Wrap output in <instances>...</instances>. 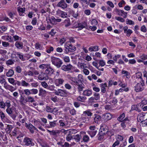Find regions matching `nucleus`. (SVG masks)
Listing matches in <instances>:
<instances>
[{"label": "nucleus", "mask_w": 147, "mask_h": 147, "mask_svg": "<svg viewBox=\"0 0 147 147\" xmlns=\"http://www.w3.org/2000/svg\"><path fill=\"white\" fill-rule=\"evenodd\" d=\"M70 14L75 18H76L78 16V11L75 12L73 10L69 11Z\"/></svg>", "instance_id": "c85d7f7f"}, {"label": "nucleus", "mask_w": 147, "mask_h": 147, "mask_svg": "<svg viewBox=\"0 0 147 147\" xmlns=\"http://www.w3.org/2000/svg\"><path fill=\"white\" fill-rule=\"evenodd\" d=\"M64 23L65 27H69L71 24L70 21L69 19L65 20L64 22Z\"/></svg>", "instance_id": "c9c22d12"}, {"label": "nucleus", "mask_w": 147, "mask_h": 147, "mask_svg": "<svg viewBox=\"0 0 147 147\" xmlns=\"http://www.w3.org/2000/svg\"><path fill=\"white\" fill-rule=\"evenodd\" d=\"M6 111L7 114L14 120L16 119V115L14 113L15 108L13 106H11V103H9L7 106Z\"/></svg>", "instance_id": "f257e3e1"}, {"label": "nucleus", "mask_w": 147, "mask_h": 147, "mask_svg": "<svg viewBox=\"0 0 147 147\" xmlns=\"http://www.w3.org/2000/svg\"><path fill=\"white\" fill-rule=\"evenodd\" d=\"M142 76V73L140 72H137L136 74V76L137 78H140L141 80V82H142V80L141 78V76Z\"/></svg>", "instance_id": "603ef678"}, {"label": "nucleus", "mask_w": 147, "mask_h": 147, "mask_svg": "<svg viewBox=\"0 0 147 147\" xmlns=\"http://www.w3.org/2000/svg\"><path fill=\"white\" fill-rule=\"evenodd\" d=\"M16 70L17 73H20L21 72L22 69L20 66H18L16 67Z\"/></svg>", "instance_id": "69168bd1"}, {"label": "nucleus", "mask_w": 147, "mask_h": 147, "mask_svg": "<svg viewBox=\"0 0 147 147\" xmlns=\"http://www.w3.org/2000/svg\"><path fill=\"white\" fill-rule=\"evenodd\" d=\"M49 124V126L46 125V127L48 128H52L55 127L57 125H58L57 120H55L53 121L50 122Z\"/></svg>", "instance_id": "aec40b11"}, {"label": "nucleus", "mask_w": 147, "mask_h": 147, "mask_svg": "<svg viewBox=\"0 0 147 147\" xmlns=\"http://www.w3.org/2000/svg\"><path fill=\"white\" fill-rule=\"evenodd\" d=\"M83 113L85 115H87L88 116H90L92 114V113L88 110L84 111Z\"/></svg>", "instance_id": "bf43d9fd"}, {"label": "nucleus", "mask_w": 147, "mask_h": 147, "mask_svg": "<svg viewBox=\"0 0 147 147\" xmlns=\"http://www.w3.org/2000/svg\"><path fill=\"white\" fill-rule=\"evenodd\" d=\"M141 105L140 104H138V105H133L131 106V109L132 110H136L138 112H140L141 111V108L140 107Z\"/></svg>", "instance_id": "6ab92c4d"}, {"label": "nucleus", "mask_w": 147, "mask_h": 147, "mask_svg": "<svg viewBox=\"0 0 147 147\" xmlns=\"http://www.w3.org/2000/svg\"><path fill=\"white\" fill-rule=\"evenodd\" d=\"M5 88L7 89L10 90L11 92H12L15 90L13 87L9 85H7L5 86Z\"/></svg>", "instance_id": "ea45409f"}, {"label": "nucleus", "mask_w": 147, "mask_h": 147, "mask_svg": "<svg viewBox=\"0 0 147 147\" xmlns=\"http://www.w3.org/2000/svg\"><path fill=\"white\" fill-rule=\"evenodd\" d=\"M112 117V115L109 113H105L102 116V119L105 122L110 120Z\"/></svg>", "instance_id": "0eeeda50"}, {"label": "nucleus", "mask_w": 147, "mask_h": 147, "mask_svg": "<svg viewBox=\"0 0 147 147\" xmlns=\"http://www.w3.org/2000/svg\"><path fill=\"white\" fill-rule=\"evenodd\" d=\"M57 6L61 7L63 9H65L67 7V5L66 3L65 0H61L57 4Z\"/></svg>", "instance_id": "f8f14e48"}, {"label": "nucleus", "mask_w": 147, "mask_h": 147, "mask_svg": "<svg viewBox=\"0 0 147 147\" xmlns=\"http://www.w3.org/2000/svg\"><path fill=\"white\" fill-rule=\"evenodd\" d=\"M89 51H96L98 50V46H92L89 48Z\"/></svg>", "instance_id": "473e14b6"}, {"label": "nucleus", "mask_w": 147, "mask_h": 147, "mask_svg": "<svg viewBox=\"0 0 147 147\" xmlns=\"http://www.w3.org/2000/svg\"><path fill=\"white\" fill-rule=\"evenodd\" d=\"M15 46L19 49H22L23 47V43L21 42L16 41L15 44Z\"/></svg>", "instance_id": "bb28decb"}, {"label": "nucleus", "mask_w": 147, "mask_h": 147, "mask_svg": "<svg viewBox=\"0 0 147 147\" xmlns=\"http://www.w3.org/2000/svg\"><path fill=\"white\" fill-rule=\"evenodd\" d=\"M76 85L78 86L77 88L79 92L82 91L84 88V84L81 82H78Z\"/></svg>", "instance_id": "a211bd4d"}, {"label": "nucleus", "mask_w": 147, "mask_h": 147, "mask_svg": "<svg viewBox=\"0 0 147 147\" xmlns=\"http://www.w3.org/2000/svg\"><path fill=\"white\" fill-rule=\"evenodd\" d=\"M92 94V91L91 90L87 89L83 91L82 94L85 96H90Z\"/></svg>", "instance_id": "412c9836"}, {"label": "nucleus", "mask_w": 147, "mask_h": 147, "mask_svg": "<svg viewBox=\"0 0 147 147\" xmlns=\"http://www.w3.org/2000/svg\"><path fill=\"white\" fill-rule=\"evenodd\" d=\"M23 142L24 143L25 145L27 146H32L34 145V144L32 141V139L28 137H26L24 138Z\"/></svg>", "instance_id": "423d86ee"}, {"label": "nucleus", "mask_w": 147, "mask_h": 147, "mask_svg": "<svg viewBox=\"0 0 147 147\" xmlns=\"http://www.w3.org/2000/svg\"><path fill=\"white\" fill-rule=\"evenodd\" d=\"M73 66L70 64L69 63L67 65H63L61 67V69L62 70L65 71H71L72 69Z\"/></svg>", "instance_id": "1a4fd4ad"}, {"label": "nucleus", "mask_w": 147, "mask_h": 147, "mask_svg": "<svg viewBox=\"0 0 147 147\" xmlns=\"http://www.w3.org/2000/svg\"><path fill=\"white\" fill-rule=\"evenodd\" d=\"M13 128V126L10 125H7V127L5 129V131L7 134H10L11 131Z\"/></svg>", "instance_id": "a878e982"}, {"label": "nucleus", "mask_w": 147, "mask_h": 147, "mask_svg": "<svg viewBox=\"0 0 147 147\" xmlns=\"http://www.w3.org/2000/svg\"><path fill=\"white\" fill-rule=\"evenodd\" d=\"M56 109V108L52 109L49 106H47L46 108V111L48 112L52 113L54 111L55 109Z\"/></svg>", "instance_id": "58836bf2"}, {"label": "nucleus", "mask_w": 147, "mask_h": 147, "mask_svg": "<svg viewBox=\"0 0 147 147\" xmlns=\"http://www.w3.org/2000/svg\"><path fill=\"white\" fill-rule=\"evenodd\" d=\"M83 140L85 142H87L89 140V138L87 135H85L83 137Z\"/></svg>", "instance_id": "4d7b16f0"}, {"label": "nucleus", "mask_w": 147, "mask_h": 147, "mask_svg": "<svg viewBox=\"0 0 147 147\" xmlns=\"http://www.w3.org/2000/svg\"><path fill=\"white\" fill-rule=\"evenodd\" d=\"M125 114L124 113H122L117 118V120L119 121H121L125 117Z\"/></svg>", "instance_id": "de8ad7c7"}, {"label": "nucleus", "mask_w": 147, "mask_h": 147, "mask_svg": "<svg viewBox=\"0 0 147 147\" xmlns=\"http://www.w3.org/2000/svg\"><path fill=\"white\" fill-rule=\"evenodd\" d=\"M52 63L56 66L57 68L60 67L63 62L61 60L57 58L53 57L52 59Z\"/></svg>", "instance_id": "7ed1b4c3"}, {"label": "nucleus", "mask_w": 147, "mask_h": 147, "mask_svg": "<svg viewBox=\"0 0 147 147\" xmlns=\"http://www.w3.org/2000/svg\"><path fill=\"white\" fill-rule=\"evenodd\" d=\"M70 113L72 115H74L76 114V111L74 109H73L69 111Z\"/></svg>", "instance_id": "774afa93"}, {"label": "nucleus", "mask_w": 147, "mask_h": 147, "mask_svg": "<svg viewBox=\"0 0 147 147\" xmlns=\"http://www.w3.org/2000/svg\"><path fill=\"white\" fill-rule=\"evenodd\" d=\"M9 103H11V102L9 100H7L5 102L3 100L0 101V108L4 109L5 107H7Z\"/></svg>", "instance_id": "f3484780"}, {"label": "nucleus", "mask_w": 147, "mask_h": 147, "mask_svg": "<svg viewBox=\"0 0 147 147\" xmlns=\"http://www.w3.org/2000/svg\"><path fill=\"white\" fill-rule=\"evenodd\" d=\"M69 80L73 82L76 85L78 82L77 81L76 78H75L71 77L69 78Z\"/></svg>", "instance_id": "3c124183"}, {"label": "nucleus", "mask_w": 147, "mask_h": 147, "mask_svg": "<svg viewBox=\"0 0 147 147\" xmlns=\"http://www.w3.org/2000/svg\"><path fill=\"white\" fill-rule=\"evenodd\" d=\"M17 129L16 128L14 129L13 131L11 133V134H9L11 136H16L17 134L16 132Z\"/></svg>", "instance_id": "680f3d73"}, {"label": "nucleus", "mask_w": 147, "mask_h": 147, "mask_svg": "<svg viewBox=\"0 0 147 147\" xmlns=\"http://www.w3.org/2000/svg\"><path fill=\"white\" fill-rule=\"evenodd\" d=\"M78 82H82L83 81V78L82 75L81 74H79L78 76Z\"/></svg>", "instance_id": "09e8293b"}, {"label": "nucleus", "mask_w": 147, "mask_h": 147, "mask_svg": "<svg viewBox=\"0 0 147 147\" xmlns=\"http://www.w3.org/2000/svg\"><path fill=\"white\" fill-rule=\"evenodd\" d=\"M65 49V53L67 54L69 52H74L76 49V47L72 45L70 42H66L64 46Z\"/></svg>", "instance_id": "f03ea898"}, {"label": "nucleus", "mask_w": 147, "mask_h": 147, "mask_svg": "<svg viewBox=\"0 0 147 147\" xmlns=\"http://www.w3.org/2000/svg\"><path fill=\"white\" fill-rule=\"evenodd\" d=\"M77 132V130L75 129H69L68 130V133L70 135L76 133Z\"/></svg>", "instance_id": "052dcab7"}, {"label": "nucleus", "mask_w": 147, "mask_h": 147, "mask_svg": "<svg viewBox=\"0 0 147 147\" xmlns=\"http://www.w3.org/2000/svg\"><path fill=\"white\" fill-rule=\"evenodd\" d=\"M89 129L88 132L90 136L92 138L96 135L97 132V129L95 126H92L89 127Z\"/></svg>", "instance_id": "39448f33"}, {"label": "nucleus", "mask_w": 147, "mask_h": 147, "mask_svg": "<svg viewBox=\"0 0 147 147\" xmlns=\"http://www.w3.org/2000/svg\"><path fill=\"white\" fill-rule=\"evenodd\" d=\"M144 82L143 80H142V82L140 83H138L135 87V90L137 92H138L142 91L144 89L143 86L144 85Z\"/></svg>", "instance_id": "20e7f679"}, {"label": "nucleus", "mask_w": 147, "mask_h": 147, "mask_svg": "<svg viewBox=\"0 0 147 147\" xmlns=\"http://www.w3.org/2000/svg\"><path fill=\"white\" fill-rule=\"evenodd\" d=\"M115 11L118 15L122 16V10L116 8L115 9Z\"/></svg>", "instance_id": "864d4df0"}, {"label": "nucleus", "mask_w": 147, "mask_h": 147, "mask_svg": "<svg viewBox=\"0 0 147 147\" xmlns=\"http://www.w3.org/2000/svg\"><path fill=\"white\" fill-rule=\"evenodd\" d=\"M25 96H23L22 95H20V102L21 104H23L24 102L26 103V98L24 97Z\"/></svg>", "instance_id": "f704fd0d"}, {"label": "nucleus", "mask_w": 147, "mask_h": 147, "mask_svg": "<svg viewBox=\"0 0 147 147\" xmlns=\"http://www.w3.org/2000/svg\"><path fill=\"white\" fill-rule=\"evenodd\" d=\"M100 86L101 87V91L103 93H105L106 91L105 87L107 86L106 83H102L100 84Z\"/></svg>", "instance_id": "c756f323"}, {"label": "nucleus", "mask_w": 147, "mask_h": 147, "mask_svg": "<svg viewBox=\"0 0 147 147\" xmlns=\"http://www.w3.org/2000/svg\"><path fill=\"white\" fill-rule=\"evenodd\" d=\"M47 92L46 91L42 88H40L39 90V93L38 94L39 96H43L46 94Z\"/></svg>", "instance_id": "4c0bfd02"}, {"label": "nucleus", "mask_w": 147, "mask_h": 147, "mask_svg": "<svg viewBox=\"0 0 147 147\" xmlns=\"http://www.w3.org/2000/svg\"><path fill=\"white\" fill-rule=\"evenodd\" d=\"M86 98L85 96H80L77 98V100L81 102H84L86 100Z\"/></svg>", "instance_id": "e433bc0d"}, {"label": "nucleus", "mask_w": 147, "mask_h": 147, "mask_svg": "<svg viewBox=\"0 0 147 147\" xmlns=\"http://www.w3.org/2000/svg\"><path fill=\"white\" fill-rule=\"evenodd\" d=\"M16 54L18 55L20 59L22 61H24V58L23 56V55H21L20 53L18 52L16 53Z\"/></svg>", "instance_id": "5fc2aeb1"}, {"label": "nucleus", "mask_w": 147, "mask_h": 147, "mask_svg": "<svg viewBox=\"0 0 147 147\" xmlns=\"http://www.w3.org/2000/svg\"><path fill=\"white\" fill-rule=\"evenodd\" d=\"M59 11L61 12V16L62 18H64L67 17V14L66 12L63 11H61L60 10H59Z\"/></svg>", "instance_id": "c03bdc74"}, {"label": "nucleus", "mask_w": 147, "mask_h": 147, "mask_svg": "<svg viewBox=\"0 0 147 147\" xmlns=\"http://www.w3.org/2000/svg\"><path fill=\"white\" fill-rule=\"evenodd\" d=\"M49 65L46 64H43L40 65L39 67L42 69H46Z\"/></svg>", "instance_id": "79ce46f5"}, {"label": "nucleus", "mask_w": 147, "mask_h": 147, "mask_svg": "<svg viewBox=\"0 0 147 147\" xmlns=\"http://www.w3.org/2000/svg\"><path fill=\"white\" fill-rule=\"evenodd\" d=\"M7 14L9 18L12 20H14V19H17L16 18H14V16L16 15V13L15 12L8 11L7 12Z\"/></svg>", "instance_id": "393cba45"}, {"label": "nucleus", "mask_w": 147, "mask_h": 147, "mask_svg": "<svg viewBox=\"0 0 147 147\" xmlns=\"http://www.w3.org/2000/svg\"><path fill=\"white\" fill-rule=\"evenodd\" d=\"M73 139V135L72 136L70 134H68L66 137V140L67 141L69 142L71 139Z\"/></svg>", "instance_id": "a18cd8bd"}, {"label": "nucleus", "mask_w": 147, "mask_h": 147, "mask_svg": "<svg viewBox=\"0 0 147 147\" xmlns=\"http://www.w3.org/2000/svg\"><path fill=\"white\" fill-rule=\"evenodd\" d=\"M48 78V76L46 73H41L38 76V79L40 80H47Z\"/></svg>", "instance_id": "ddd939ff"}, {"label": "nucleus", "mask_w": 147, "mask_h": 147, "mask_svg": "<svg viewBox=\"0 0 147 147\" xmlns=\"http://www.w3.org/2000/svg\"><path fill=\"white\" fill-rule=\"evenodd\" d=\"M94 98L95 99V100H99L100 98V94H99L97 93H95L94 94Z\"/></svg>", "instance_id": "8fccbe9b"}, {"label": "nucleus", "mask_w": 147, "mask_h": 147, "mask_svg": "<svg viewBox=\"0 0 147 147\" xmlns=\"http://www.w3.org/2000/svg\"><path fill=\"white\" fill-rule=\"evenodd\" d=\"M86 26V23L84 22L81 23H78L76 27L79 28V29L81 30L84 28H85Z\"/></svg>", "instance_id": "b1692460"}, {"label": "nucleus", "mask_w": 147, "mask_h": 147, "mask_svg": "<svg viewBox=\"0 0 147 147\" xmlns=\"http://www.w3.org/2000/svg\"><path fill=\"white\" fill-rule=\"evenodd\" d=\"M108 127L105 125L101 126L100 129L99 133L101 135H105L108 131Z\"/></svg>", "instance_id": "9d476101"}, {"label": "nucleus", "mask_w": 147, "mask_h": 147, "mask_svg": "<svg viewBox=\"0 0 147 147\" xmlns=\"http://www.w3.org/2000/svg\"><path fill=\"white\" fill-rule=\"evenodd\" d=\"M71 146L72 145L71 144H69L68 142H65L62 147H71Z\"/></svg>", "instance_id": "0e129e2a"}, {"label": "nucleus", "mask_w": 147, "mask_h": 147, "mask_svg": "<svg viewBox=\"0 0 147 147\" xmlns=\"http://www.w3.org/2000/svg\"><path fill=\"white\" fill-rule=\"evenodd\" d=\"M8 81L10 83L12 84L13 85H16V84H14L15 82L16 81L13 78H8Z\"/></svg>", "instance_id": "49530a36"}, {"label": "nucleus", "mask_w": 147, "mask_h": 147, "mask_svg": "<svg viewBox=\"0 0 147 147\" xmlns=\"http://www.w3.org/2000/svg\"><path fill=\"white\" fill-rule=\"evenodd\" d=\"M35 101L34 97L31 96H27L26 98V102H29L32 103Z\"/></svg>", "instance_id": "5701e85b"}, {"label": "nucleus", "mask_w": 147, "mask_h": 147, "mask_svg": "<svg viewBox=\"0 0 147 147\" xmlns=\"http://www.w3.org/2000/svg\"><path fill=\"white\" fill-rule=\"evenodd\" d=\"M25 126L27 128L29 129L30 132L31 133L33 134L34 132V129H35L38 131L37 128L31 123L28 125L26 123Z\"/></svg>", "instance_id": "9b49d317"}, {"label": "nucleus", "mask_w": 147, "mask_h": 147, "mask_svg": "<svg viewBox=\"0 0 147 147\" xmlns=\"http://www.w3.org/2000/svg\"><path fill=\"white\" fill-rule=\"evenodd\" d=\"M14 74V71L11 69H10L6 73V75L8 77H11Z\"/></svg>", "instance_id": "7c9ffc66"}, {"label": "nucleus", "mask_w": 147, "mask_h": 147, "mask_svg": "<svg viewBox=\"0 0 147 147\" xmlns=\"http://www.w3.org/2000/svg\"><path fill=\"white\" fill-rule=\"evenodd\" d=\"M30 90L28 89H25L24 90L25 94L27 96H30L29 95L31 94Z\"/></svg>", "instance_id": "37998d69"}, {"label": "nucleus", "mask_w": 147, "mask_h": 147, "mask_svg": "<svg viewBox=\"0 0 147 147\" xmlns=\"http://www.w3.org/2000/svg\"><path fill=\"white\" fill-rule=\"evenodd\" d=\"M54 71V69L49 65L47 69L45 70V72L47 76H51L53 74Z\"/></svg>", "instance_id": "2eb2a0df"}, {"label": "nucleus", "mask_w": 147, "mask_h": 147, "mask_svg": "<svg viewBox=\"0 0 147 147\" xmlns=\"http://www.w3.org/2000/svg\"><path fill=\"white\" fill-rule=\"evenodd\" d=\"M48 22L52 24H56L55 18L54 16H52L51 18H50L48 19Z\"/></svg>", "instance_id": "2f4dec72"}, {"label": "nucleus", "mask_w": 147, "mask_h": 147, "mask_svg": "<svg viewBox=\"0 0 147 147\" xmlns=\"http://www.w3.org/2000/svg\"><path fill=\"white\" fill-rule=\"evenodd\" d=\"M81 138V133L79 134L73 135V139H74L77 142H80Z\"/></svg>", "instance_id": "4be33fe9"}, {"label": "nucleus", "mask_w": 147, "mask_h": 147, "mask_svg": "<svg viewBox=\"0 0 147 147\" xmlns=\"http://www.w3.org/2000/svg\"><path fill=\"white\" fill-rule=\"evenodd\" d=\"M25 8H18V11L19 13L20 16H22L23 13H24L25 12Z\"/></svg>", "instance_id": "72a5a7b5"}, {"label": "nucleus", "mask_w": 147, "mask_h": 147, "mask_svg": "<svg viewBox=\"0 0 147 147\" xmlns=\"http://www.w3.org/2000/svg\"><path fill=\"white\" fill-rule=\"evenodd\" d=\"M21 85L23 87H27L29 86V83L26 82L25 80H22L21 82Z\"/></svg>", "instance_id": "a19ab883"}, {"label": "nucleus", "mask_w": 147, "mask_h": 147, "mask_svg": "<svg viewBox=\"0 0 147 147\" xmlns=\"http://www.w3.org/2000/svg\"><path fill=\"white\" fill-rule=\"evenodd\" d=\"M0 117L1 120L4 122L5 121L8 122L9 121V120L6 117L5 114L2 111L0 112Z\"/></svg>", "instance_id": "dca6fc26"}, {"label": "nucleus", "mask_w": 147, "mask_h": 147, "mask_svg": "<svg viewBox=\"0 0 147 147\" xmlns=\"http://www.w3.org/2000/svg\"><path fill=\"white\" fill-rule=\"evenodd\" d=\"M55 94L56 95H59L62 96H65L67 94L65 90L60 89L55 90Z\"/></svg>", "instance_id": "6e6552de"}, {"label": "nucleus", "mask_w": 147, "mask_h": 147, "mask_svg": "<svg viewBox=\"0 0 147 147\" xmlns=\"http://www.w3.org/2000/svg\"><path fill=\"white\" fill-rule=\"evenodd\" d=\"M64 81V80L63 79L59 78L55 80V83L56 86H59L62 85Z\"/></svg>", "instance_id": "4468645a"}, {"label": "nucleus", "mask_w": 147, "mask_h": 147, "mask_svg": "<svg viewBox=\"0 0 147 147\" xmlns=\"http://www.w3.org/2000/svg\"><path fill=\"white\" fill-rule=\"evenodd\" d=\"M95 117L94 119L95 122L98 123V121H100L101 120L102 118V117L99 115H98L96 114L94 115Z\"/></svg>", "instance_id": "cd10ccee"}, {"label": "nucleus", "mask_w": 147, "mask_h": 147, "mask_svg": "<svg viewBox=\"0 0 147 147\" xmlns=\"http://www.w3.org/2000/svg\"><path fill=\"white\" fill-rule=\"evenodd\" d=\"M14 60L9 59L6 61V63L7 65H11L13 64Z\"/></svg>", "instance_id": "13d9d810"}, {"label": "nucleus", "mask_w": 147, "mask_h": 147, "mask_svg": "<svg viewBox=\"0 0 147 147\" xmlns=\"http://www.w3.org/2000/svg\"><path fill=\"white\" fill-rule=\"evenodd\" d=\"M30 90L32 94H36L38 92V90L36 89H32Z\"/></svg>", "instance_id": "e2e57ef3"}, {"label": "nucleus", "mask_w": 147, "mask_h": 147, "mask_svg": "<svg viewBox=\"0 0 147 147\" xmlns=\"http://www.w3.org/2000/svg\"><path fill=\"white\" fill-rule=\"evenodd\" d=\"M99 63V66H101L102 67L104 66L105 64V62L103 60H100Z\"/></svg>", "instance_id": "338daca9"}, {"label": "nucleus", "mask_w": 147, "mask_h": 147, "mask_svg": "<svg viewBox=\"0 0 147 147\" xmlns=\"http://www.w3.org/2000/svg\"><path fill=\"white\" fill-rule=\"evenodd\" d=\"M140 58L143 61L146 60L147 59V55L145 54H142L140 57Z\"/></svg>", "instance_id": "6e6d98bb"}]
</instances>
